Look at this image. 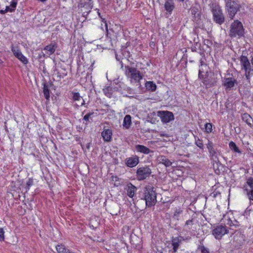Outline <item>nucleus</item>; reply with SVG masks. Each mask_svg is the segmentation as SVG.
<instances>
[{
  "label": "nucleus",
  "mask_w": 253,
  "mask_h": 253,
  "mask_svg": "<svg viewBox=\"0 0 253 253\" xmlns=\"http://www.w3.org/2000/svg\"><path fill=\"white\" fill-rule=\"evenodd\" d=\"M199 249L201 250V253H210L209 249L204 245L199 246Z\"/></svg>",
  "instance_id": "obj_42"
},
{
  "label": "nucleus",
  "mask_w": 253,
  "mask_h": 253,
  "mask_svg": "<svg viewBox=\"0 0 253 253\" xmlns=\"http://www.w3.org/2000/svg\"><path fill=\"white\" fill-rule=\"evenodd\" d=\"M244 191L246 192V195L250 201H253V188H246L244 189Z\"/></svg>",
  "instance_id": "obj_34"
},
{
  "label": "nucleus",
  "mask_w": 253,
  "mask_h": 253,
  "mask_svg": "<svg viewBox=\"0 0 253 253\" xmlns=\"http://www.w3.org/2000/svg\"><path fill=\"white\" fill-rule=\"evenodd\" d=\"M164 7L168 13L171 14L175 8V4L173 0H166L164 4Z\"/></svg>",
  "instance_id": "obj_19"
},
{
  "label": "nucleus",
  "mask_w": 253,
  "mask_h": 253,
  "mask_svg": "<svg viewBox=\"0 0 253 253\" xmlns=\"http://www.w3.org/2000/svg\"><path fill=\"white\" fill-rule=\"evenodd\" d=\"M212 124H211V123H207L205 125V131L208 133H210L211 132V131L212 130Z\"/></svg>",
  "instance_id": "obj_39"
},
{
  "label": "nucleus",
  "mask_w": 253,
  "mask_h": 253,
  "mask_svg": "<svg viewBox=\"0 0 253 253\" xmlns=\"http://www.w3.org/2000/svg\"><path fill=\"white\" fill-rule=\"evenodd\" d=\"M190 10H191L193 21L195 22H198L201 17L200 7L199 6H193L190 8Z\"/></svg>",
  "instance_id": "obj_15"
},
{
  "label": "nucleus",
  "mask_w": 253,
  "mask_h": 253,
  "mask_svg": "<svg viewBox=\"0 0 253 253\" xmlns=\"http://www.w3.org/2000/svg\"><path fill=\"white\" fill-rule=\"evenodd\" d=\"M203 83H204V84H206V85H208V84H211L210 82L208 81V80L206 79V78H205L203 80Z\"/></svg>",
  "instance_id": "obj_51"
},
{
  "label": "nucleus",
  "mask_w": 253,
  "mask_h": 253,
  "mask_svg": "<svg viewBox=\"0 0 253 253\" xmlns=\"http://www.w3.org/2000/svg\"><path fill=\"white\" fill-rule=\"evenodd\" d=\"M206 145L211 160L215 163H218L219 162V157L221 156V151L215 148L213 142L210 140H208V143Z\"/></svg>",
  "instance_id": "obj_4"
},
{
  "label": "nucleus",
  "mask_w": 253,
  "mask_h": 253,
  "mask_svg": "<svg viewBox=\"0 0 253 253\" xmlns=\"http://www.w3.org/2000/svg\"><path fill=\"white\" fill-rule=\"evenodd\" d=\"M57 47V44L55 42H51L45 46L44 47V50L46 51V53L49 56L54 53Z\"/></svg>",
  "instance_id": "obj_21"
},
{
  "label": "nucleus",
  "mask_w": 253,
  "mask_h": 253,
  "mask_svg": "<svg viewBox=\"0 0 253 253\" xmlns=\"http://www.w3.org/2000/svg\"><path fill=\"white\" fill-rule=\"evenodd\" d=\"M204 69H203V67H201L199 70V73H204Z\"/></svg>",
  "instance_id": "obj_54"
},
{
  "label": "nucleus",
  "mask_w": 253,
  "mask_h": 253,
  "mask_svg": "<svg viewBox=\"0 0 253 253\" xmlns=\"http://www.w3.org/2000/svg\"><path fill=\"white\" fill-rule=\"evenodd\" d=\"M228 233V230L225 225H219L212 230V234L216 239H220L221 237Z\"/></svg>",
  "instance_id": "obj_10"
},
{
  "label": "nucleus",
  "mask_w": 253,
  "mask_h": 253,
  "mask_svg": "<svg viewBox=\"0 0 253 253\" xmlns=\"http://www.w3.org/2000/svg\"><path fill=\"white\" fill-rule=\"evenodd\" d=\"M126 44L128 45L129 43L128 42H126Z\"/></svg>",
  "instance_id": "obj_59"
},
{
  "label": "nucleus",
  "mask_w": 253,
  "mask_h": 253,
  "mask_svg": "<svg viewBox=\"0 0 253 253\" xmlns=\"http://www.w3.org/2000/svg\"><path fill=\"white\" fill-rule=\"evenodd\" d=\"M126 190L127 192V195L130 198H133L135 195L137 188L131 183L129 182L126 185Z\"/></svg>",
  "instance_id": "obj_20"
},
{
  "label": "nucleus",
  "mask_w": 253,
  "mask_h": 253,
  "mask_svg": "<svg viewBox=\"0 0 253 253\" xmlns=\"http://www.w3.org/2000/svg\"><path fill=\"white\" fill-rule=\"evenodd\" d=\"M97 13H98V15H99V16L102 19V21L104 22L105 24V26H106V30L108 31V27H107V23H106V21L105 20V19H103L102 18V17L101 16V14L99 12V10H98V11H97Z\"/></svg>",
  "instance_id": "obj_46"
},
{
  "label": "nucleus",
  "mask_w": 253,
  "mask_h": 253,
  "mask_svg": "<svg viewBox=\"0 0 253 253\" xmlns=\"http://www.w3.org/2000/svg\"><path fill=\"white\" fill-rule=\"evenodd\" d=\"M184 240V237L182 236L172 238L171 240V245L173 247L172 249L173 253H175L177 252L180 244L181 243L182 241Z\"/></svg>",
  "instance_id": "obj_16"
},
{
  "label": "nucleus",
  "mask_w": 253,
  "mask_h": 253,
  "mask_svg": "<svg viewBox=\"0 0 253 253\" xmlns=\"http://www.w3.org/2000/svg\"><path fill=\"white\" fill-rule=\"evenodd\" d=\"M141 200H145L146 206L151 207L157 202V193L155 188L151 185L146 186L142 192Z\"/></svg>",
  "instance_id": "obj_2"
},
{
  "label": "nucleus",
  "mask_w": 253,
  "mask_h": 253,
  "mask_svg": "<svg viewBox=\"0 0 253 253\" xmlns=\"http://www.w3.org/2000/svg\"><path fill=\"white\" fill-rule=\"evenodd\" d=\"M66 75V74H64V75H63V76H62V75H59V76L60 77L63 78V77H64L65 75Z\"/></svg>",
  "instance_id": "obj_57"
},
{
  "label": "nucleus",
  "mask_w": 253,
  "mask_h": 253,
  "mask_svg": "<svg viewBox=\"0 0 253 253\" xmlns=\"http://www.w3.org/2000/svg\"><path fill=\"white\" fill-rule=\"evenodd\" d=\"M134 63L131 62V66L125 65V75L131 84H137L139 86H141L140 81L143 79L144 73L138 70L136 67L132 66Z\"/></svg>",
  "instance_id": "obj_1"
},
{
  "label": "nucleus",
  "mask_w": 253,
  "mask_h": 253,
  "mask_svg": "<svg viewBox=\"0 0 253 253\" xmlns=\"http://www.w3.org/2000/svg\"><path fill=\"white\" fill-rule=\"evenodd\" d=\"M45 57V54L42 51L41 52L39 53L38 58L39 59H41L42 58H44Z\"/></svg>",
  "instance_id": "obj_45"
},
{
  "label": "nucleus",
  "mask_w": 253,
  "mask_h": 253,
  "mask_svg": "<svg viewBox=\"0 0 253 253\" xmlns=\"http://www.w3.org/2000/svg\"><path fill=\"white\" fill-rule=\"evenodd\" d=\"M6 12H7L5 11V10H1L0 11V13L1 14H5Z\"/></svg>",
  "instance_id": "obj_56"
},
{
  "label": "nucleus",
  "mask_w": 253,
  "mask_h": 253,
  "mask_svg": "<svg viewBox=\"0 0 253 253\" xmlns=\"http://www.w3.org/2000/svg\"><path fill=\"white\" fill-rule=\"evenodd\" d=\"M146 89L149 91H155L157 89V85L155 83L152 81H146L145 84Z\"/></svg>",
  "instance_id": "obj_26"
},
{
  "label": "nucleus",
  "mask_w": 253,
  "mask_h": 253,
  "mask_svg": "<svg viewBox=\"0 0 253 253\" xmlns=\"http://www.w3.org/2000/svg\"><path fill=\"white\" fill-rule=\"evenodd\" d=\"M200 63H201V67H203L204 66L205 67H207V65L205 63L204 61H203V60H200Z\"/></svg>",
  "instance_id": "obj_53"
},
{
  "label": "nucleus",
  "mask_w": 253,
  "mask_h": 253,
  "mask_svg": "<svg viewBox=\"0 0 253 253\" xmlns=\"http://www.w3.org/2000/svg\"><path fill=\"white\" fill-rule=\"evenodd\" d=\"M211 12L213 15V19L216 23L221 25L225 21V18L222 10L218 5L212 7Z\"/></svg>",
  "instance_id": "obj_8"
},
{
  "label": "nucleus",
  "mask_w": 253,
  "mask_h": 253,
  "mask_svg": "<svg viewBox=\"0 0 253 253\" xmlns=\"http://www.w3.org/2000/svg\"><path fill=\"white\" fill-rule=\"evenodd\" d=\"M198 77L200 79L204 80L205 79L204 75H203V73H199Z\"/></svg>",
  "instance_id": "obj_52"
},
{
  "label": "nucleus",
  "mask_w": 253,
  "mask_h": 253,
  "mask_svg": "<svg viewBox=\"0 0 253 253\" xmlns=\"http://www.w3.org/2000/svg\"><path fill=\"white\" fill-rule=\"evenodd\" d=\"M222 82V85L226 90L233 89L238 84L237 80L232 77L224 78Z\"/></svg>",
  "instance_id": "obj_12"
},
{
  "label": "nucleus",
  "mask_w": 253,
  "mask_h": 253,
  "mask_svg": "<svg viewBox=\"0 0 253 253\" xmlns=\"http://www.w3.org/2000/svg\"><path fill=\"white\" fill-rule=\"evenodd\" d=\"M112 130L109 127L104 126L101 132V136L105 142H110L112 140Z\"/></svg>",
  "instance_id": "obj_14"
},
{
  "label": "nucleus",
  "mask_w": 253,
  "mask_h": 253,
  "mask_svg": "<svg viewBox=\"0 0 253 253\" xmlns=\"http://www.w3.org/2000/svg\"><path fill=\"white\" fill-rule=\"evenodd\" d=\"M119 63L121 65V69L125 72V66L124 65V63L122 61V60L119 61Z\"/></svg>",
  "instance_id": "obj_50"
},
{
  "label": "nucleus",
  "mask_w": 253,
  "mask_h": 253,
  "mask_svg": "<svg viewBox=\"0 0 253 253\" xmlns=\"http://www.w3.org/2000/svg\"><path fill=\"white\" fill-rule=\"evenodd\" d=\"M139 163V157L136 155L127 158L125 160V165L129 168L135 167Z\"/></svg>",
  "instance_id": "obj_13"
},
{
  "label": "nucleus",
  "mask_w": 253,
  "mask_h": 253,
  "mask_svg": "<svg viewBox=\"0 0 253 253\" xmlns=\"http://www.w3.org/2000/svg\"><path fill=\"white\" fill-rule=\"evenodd\" d=\"M183 210L181 208H176L173 212V214L172 217L174 219L178 220L181 216V215L183 214Z\"/></svg>",
  "instance_id": "obj_31"
},
{
  "label": "nucleus",
  "mask_w": 253,
  "mask_h": 253,
  "mask_svg": "<svg viewBox=\"0 0 253 253\" xmlns=\"http://www.w3.org/2000/svg\"><path fill=\"white\" fill-rule=\"evenodd\" d=\"M135 148L137 152L144 154H148L151 152V150L148 148L142 145H136L135 146Z\"/></svg>",
  "instance_id": "obj_22"
},
{
  "label": "nucleus",
  "mask_w": 253,
  "mask_h": 253,
  "mask_svg": "<svg viewBox=\"0 0 253 253\" xmlns=\"http://www.w3.org/2000/svg\"><path fill=\"white\" fill-rule=\"evenodd\" d=\"M5 10L6 12H12L14 11V9L12 8H10V7L9 6H6Z\"/></svg>",
  "instance_id": "obj_49"
},
{
  "label": "nucleus",
  "mask_w": 253,
  "mask_h": 253,
  "mask_svg": "<svg viewBox=\"0 0 253 253\" xmlns=\"http://www.w3.org/2000/svg\"><path fill=\"white\" fill-rule=\"evenodd\" d=\"M104 94L109 98H111L113 96L114 88L111 86H107L103 89Z\"/></svg>",
  "instance_id": "obj_28"
},
{
  "label": "nucleus",
  "mask_w": 253,
  "mask_h": 253,
  "mask_svg": "<svg viewBox=\"0 0 253 253\" xmlns=\"http://www.w3.org/2000/svg\"><path fill=\"white\" fill-rule=\"evenodd\" d=\"M17 4V0H12L11 2L10 6L11 8L14 9V11H15V8L16 7Z\"/></svg>",
  "instance_id": "obj_43"
},
{
  "label": "nucleus",
  "mask_w": 253,
  "mask_h": 253,
  "mask_svg": "<svg viewBox=\"0 0 253 253\" xmlns=\"http://www.w3.org/2000/svg\"><path fill=\"white\" fill-rule=\"evenodd\" d=\"M195 225L194 219L191 218L187 220L182 225L180 233L184 235L187 236L186 239H190V236L194 234L196 230V227H194Z\"/></svg>",
  "instance_id": "obj_5"
},
{
  "label": "nucleus",
  "mask_w": 253,
  "mask_h": 253,
  "mask_svg": "<svg viewBox=\"0 0 253 253\" xmlns=\"http://www.w3.org/2000/svg\"><path fill=\"white\" fill-rule=\"evenodd\" d=\"M33 179L31 178H29L27 181L26 186L25 187L26 192L29 190L30 187L33 185Z\"/></svg>",
  "instance_id": "obj_40"
},
{
  "label": "nucleus",
  "mask_w": 253,
  "mask_h": 253,
  "mask_svg": "<svg viewBox=\"0 0 253 253\" xmlns=\"http://www.w3.org/2000/svg\"><path fill=\"white\" fill-rule=\"evenodd\" d=\"M121 54L124 58H126L127 59L130 57L131 55L130 52L126 49V48H125L122 50Z\"/></svg>",
  "instance_id": "obj_37"
},
{
  "label": "nucleus",
  "mask_w": 253,
  "mask_h": 253,
  "mask_svg": "<svg viewBox=\"0 0 253 253\" xmlns=\"http://www.w3.org/2000/svg\"><path fill=\"white\" fill-rule=\"evenodd\" d=\"M244 35V28L242 23L238 21L235 20L230 26L229 31V36L232 38L238 37L240 38Z\"/></svg>",
  "instance_id": "obj_3"
},
{
  "label": "nucleus",
  "mask_w": 253,
  "mask_h": 253,
  "mask_svg": "<svg viewBox=\"0 0 253 253\" xmlns=\"http://www.w3.org/2000/svg\"><path fill=\"white\" fill-rule=\"evenodd\" d=\"M158 115L160 117L162 122L164 123H168L174 119L173 113L168 111H159Z\"/></svg>",
  "instance_id": "obj_11"
},
{
  "label": "nucleus",
  "mask_w": 253,
  "mask_h": 253,
  "mask_svg": "<svg viewBox=\"0 0 253 253\" xmlns=\"http://www.w3.org/2000/svg\"><path fill=\"white\" fill-rule=\"evenodd\" d=\"M93 112L88 113L86 114L83 118V120L84 121V123L87 126L89 123L92 121V116L94 115Z\"/></svg>",
  "instance_id": "obj_30"
},
{
  "label": "nucleus",
  "mask_w": 253,
  "mask_h": 253,
  "mask_svg": "<svg viewBox=\"0 0 253 253\" xmlns=\"http://www.w3.org/2000/svg\"><path fill=\"white\" fill-rule=\"evenodd\" d=\"M178 2L182 3L183 7L185 9H187L190 5L189 0H175Z\"/></svg>",
  "instance_id": "obj_38"
},
{
  "label": "nucleus",
  "mask_w": 253,
  "mask_h": 253,
  "mask_svg": "<svg viewBox=\"0 0 253 253\" xmlns=\"http://www.w3.org/2000/svg\"><path fill=\"white\" fill-rule=\"evenodd\" d=\"M251 71H249V70H247V71H245L246 73H245V76H246V77L247 78V79L250 81V72Z\"/></svg>",
  "instance_id": "obj_48"
},
{
  "label": "nucleus",
  "mask_w": 253,
  "mask_h": 253,
  "mask_svg": "<svg viewBox=\"0 0 253 253\" xmlns=\"http://www.w3.org/2000/svg\"><path fill=\"white\" fill-rule=\"evenodd\" d=\"M229 148L232 151H234L235 152L238 153H241V151L239 150L238 147L237 146L236 143L233 141L230 142L229 144Z\"/></svg>",
  "instance_id": "obj_33"
},
{
  "label": "nucleus",
  "mask_w": 253,
  "mask_h": 253,
  "mask_svg": "<svg viewBox=\"0 0 253 253\" xmlns=\"http://www.w3.org/2000/svg\"><path fill=\"white\" fill-rule=\"evenodd\" d=\"M72 99L75 103L74 105L77 107L82 106L84 104V101L82 97L80 96L79 92L73 93Z\"/></svg>",
  "instance_id": "obj_17"
},
{
  "label": "nucleus",
  "mask_w": 253,
  "mask_h": 253,
  "mask_svg": "<svg viewBox=\"0 0 253 253\" xmlns=\"http://www.w3.org/2000/svg\"><path fill=\"white\" fill-rule=\"evenodd\" d=\"M242 119L249 126L252 127V124L253 123V120L251 116L248 113H244L242 116Z\"/></svg>",
  "instance_id": "obj_25"
},
{
  "label": "nucleus",
  "mask_w": 253,
  "mask_h": 253,
  "mask_svg": "<svg viewBox=\"0 0 253 253\" xmlns=\"http://www.w3.org/2000/svg\"><path fill=\"white\" fill-rule=\"evenodd\" d=\"M240 61L242 69H244L245 71H253V69H251V63L247 56L242 55L240 57Z\"/></svg>",
  "instance_id": "obj_18"
},
{
  "label": "nucleus",
  "mask_w": 253,
  "mask_h": 253,
  "mask_svg": "<svg viewBox=\"0 0 253 253\" xmlns=\"http://www.w3.org/2000/svg\"><path fill=\"white\" fill-rule=\"evenodd\" d=\"M225 2V9L231 19H233L240 10V5L238 4L236 0H224Z\"/></svg>",
  "instance_id": "obj_6"
},
{
  "label": "nucleus",
  "mask_w": 253,
  "mask_h": 253,
  "mask_svg": "<svg viewBox=\"0 0 253 253\" xmlns=\"http://www.w3.org/2000/svg\"><path fill=\"white\" fill-rule=\"evenodd\" d=\"M43 92L45 99L46 100H49L50 97L49 90L48 88L47 85L45 84L43 85Z\"/></svg>",
  "instance_id": "obj_35"
},
{
  "label": "nucleus",
  "mask_w": 253,
  "mask_h": 253,
  "mask_svg": "<svg viewBox=\"0 0 253 253\" xmlns=\"http://www.w3.org/2000/svg\"><path fill=\"white\" fill-rule=\"evenodd\" d=\"M4 232L2 228H0V241H3L4 239Z\"/></svg>",
  "instance_id": "obj_44"
},
{
  "label": "nucleus",
  "mask_w": 253,
  "mask_h": 253,
  "mask_svg": "<svg viewBox=\"0 0 253 253\" xmlns=\"http://www.w3.org/2000/svg\"><path fill=\"white\" fill-rule=\"evenodd\" d=\"M83 7L84 9H86V10H88L84 11L83 13V15L84 16H87L89 14V12H90L91 9L93 7V4L91 0H87L86 1L84 2Z\"/></svg>",
  "instance_id": "obj_23"
},
{
  "label": "nucleus",
  "mask_w": 253,
  "mask_h": 253,
  "mask_svg": "<svg viewBox=\"0 0 253 253\" xmlns=\"http://www.w3.org/2000/svg\"><path fill=\"white\" fill-rule=\"evenodd\" d=\"M158 160L160 163L164 165L166 167H170L172 164V162L165 156H159Z\"/></svg>",
  "instance_id": "obj_24"
},
{
  "label": "nucleus",
  "mask_w": 253,
  "mask_h": 253,
  "mask_svg": "<svg viewBox=\"0 0 253 253\" xmlns=\"http://www.w3.org/2000/svg\"><path fill=\"white\" fill-rule=\"evenodd\" d=\"M70 253H74L70 251Z\"/></svg>",
  "instance_id": "obj_58"
},
{
  "label": "nucleus",
  "mask_w": 253,
  "mask_h": 253,
  "mask_svg": "<svg viewBox=\"0 0 253 253\" xmlns=\"http://www.w3.org/2000/svg\"><path fill=\"white\" fill-rule=\"evenodd\" d=\"M56 250L58 253H70V251L69 249L62 244L56 245Z\"/></svg>",
  "instance_id": "obj_27"
},
{
  "label": "nucleus",
  "mask_w": 253,
  "mask_h": 253,
  "mask_svg": "<svg viewBox=\"0 0 253 253\" xmlns=\"http://www.w3.org/2000/svg\"><path fill=\"white\" fill-rule=\"evenodd\" d=\"M226 223L229 226L234 227L235 228H237L239 227L240 225L239 222L237 221L236 220H232L230 218L227 219Z\"/></svg>",
  "instance_id": "obj_32"
},
{
  "label": "nucleus",
  "mask_w": 253,
  "mask_h": 253,
  "mask_svg": "<svg viewBox=\"0 0 253 253\" xmlns=\"http://www.w3.org/2000/svg\"><path fill=\"white\" fill-rule=\"evenodd\" d=\"M152 173V170L149 166L138 167L136 171V177L137 180L142 181L148 178Z\"/></svg>",
  "instance_id": "obj_7"
},
{
  "label": "nucleus",
  "mask_w": 253,
  "mask_h": 253,
  "mask_svg": "<svg viewBox=\"0 0 253 253\" xmlns=\"http://www.w3.org/2000/svg\"><path fill=\"white\" fill-rule=\"evenodd\" d=\"M195 144L200 149L202 150L204 149V146L203 143V141L201 139H199L198 137H195Z\"/></svg>",
  "instance_id": "obj_36"
},
{
  "label": "nucleus",
  "mask_w": 253,
  "mask_h": 253,
  "mask_svg": "<svg viewBox=\"0 0 253 253\" xmlns=\"http://www.w3.org/2000/svg\"><path fill=\"white\" fill-rule=\"evenodd\" d=\"M248 188H253V177H249L247 181Z\"/></svg>",
  "instance_id": "obj_41"
},
{
  "label": "nucleus",
  "mask_w": 253,
  "mask_h": 253,
  "mask_svg": "<svg viewBox=\"0 0 253 253\" xmlns=\"http://www.w3.org/2000/svg\"><path fill=\"white\" fill-rule=\"evenodd\" d=\"M11 51L14 55L18 58L23 64L26 65L28 63V60L21 52L19 47L18 46H14L13 44L11 46Z\"/></svg>",
  "instance_id": "obj_9"
},
{
  "label": "nucleus",
  "mask_w": 253,
  "mask_h": 253,
  "mask_svg": "<svg viewBox=\"0 0 253 253\" xmlns=\"http://www.w3.org/2000/svg\"><path fill=\"white\" fill-rule=\"evenodd\" d=\"M124 58L123 57L122 55H119L118 54H116V60L118 61H120L121 60H122V59H123Z\"/></svg>",
  "instance_id": "obj_47"
},
{
  "label": "nucleus",
  "mask_w": 253,
  "mask_h": 253,
  "mask_svg": "<svg viewBox=\"0 0 253 253\" xmlns=\"http://www.w3.org/2000/svg\"><path fill=\"white\" fill-rule=\"evenodd\" d=\"M131 124V118L129 115H126L123 121V126L126 128H128Z\"/></svg>",
  "instance_id": "obj_29"
},
{
  "label": "nucleus",
  "mask_w": 253,
  "mask_h": 253,
  "mask_svg": "<svg viewBox=\"0 0 253 253\" xmlns=\"http://www.w3.org/2000/svg\"><path fill=\"white\" fill-rule=\"evenodd\" d=\"M160 135H161V136H166V137H168V135L166 133H164V132H163V133H160Z\"/></svg>",
  "instance_id": "obj_55"
}]
</instances>
